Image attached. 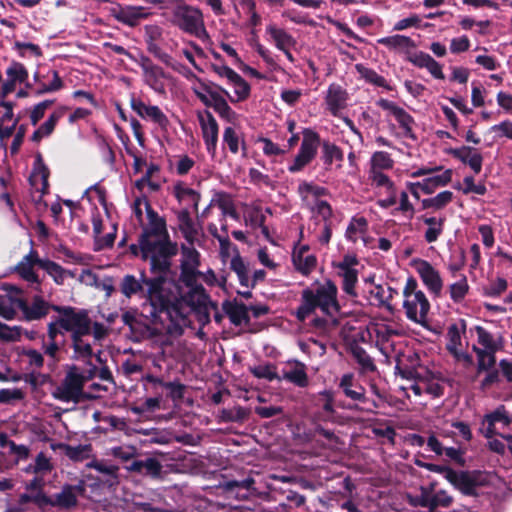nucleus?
Returning a JSON list of instances; mask_svg holds the SVG:
<instances>
[{"mask_svg":"<svg viewBox=\"0 0 512 512\" xmlns=\"http://www.w3.org/2000/svg\"><path fill=\"white\" fill-rule=\"evenodd\" d=\"M157 272L156 277L149 282L148 299L151 307L150 315L156 318L159 314H166L172 321L184 320L189 311L206 308L209 297L202 285L187 288L186 291L177 283L170 273V262L167 258V267H151Z\"/></svg>","mask_w":512,"mask_h":512,"instance_id":"f257e3e1","label":"nucleus"},{"mask_svg":"<svg viewBox=\"0 0 512 512\" xmlns=\"http://www.w3.org/2000/svg\"><path fill=\"white\" fill-rule=\"evenodd\" d=\"M133 213L143 233L139 240L142 258L150 261L151 267H167V258L176 254V247L167 240L165 223L151 208L145 196L137 197Z\"/></svg>","mask_w":512,"mask_h":512,"instance_id":"f03ea898","label":"nucleus"},{"mask_svg":"<svg viewBox=\"0 0 512 512\" xmlns=\"http://www.w3.org/2000/svg\"><path fill=\"white\" fill-rule=\"evenodd\" d=\"M301 299V304L296 311L300 321H304L316 308H320L323 313L331 316L339 311L337 287L331 281L319 285L316 289L303 290Z\"/></svg>","mask_w":512,"mask_h":512,"instance_id":"7ed1b4c3","label":"nucleus"},{"mask_svg":"<svg viewBox=\"0 0 512 512\" xmlns=\"http://www.w3.org/2000/svg\"><path fill=\"white\" fill-rule=\"evenodd\" d=\"M191 89L205 106L212 107L222 119L229 123L237 121V113L229 106L223 96V94H228L227 90L203 80H196L192 84Z\"/></svg>","mask_w":512,"mask_h":512,"instance_id":"20e7f679","label":"nucleus"},{"mask_svg":"<svg viewBox=\"0 0 512 512\" xmlns=\"http://www.w3.org/2000/svg\"><path fill=\"white\" fill-rule=\"evenodd\" d=\"M477 344L472 349L477 357V372L489 370L496 363V353L503 349L504 341L499 332H490L482 326L474 328Z\"/></svg>","mask_w":512,"mask_h":512,"instance_id":"39448f33","label":"nucleus"},{"mask_svg":"<svg viewBox=\"0 0 512 512\" xmlns=\"http://www.w3.org/2000/svg\"><path fill=\"white\" fill-rule=\"evenodd\" d=\"M96 373L95 365H90L85 370H81L76 365L71 366L62 383L53 390V397L61 402H77L82 395L83 385Z\"/></svg>","mask_w":512,"mask_h":512,"instance_id":"423d86ee","label":"nucleus"},{"mask_svg":"<svg viewBox=\"0 0 512 512\" xmlns=\"http://www.w3.org/2000/svg\"><path fill=\"white\" fill-rule=\"evenodd\" d=\"M403 309L410 321L425 325L430 311V302L413 277L406 280L403 288Z\"/></svg>","mask_w":512,"mask_h":512,"instance_id":"0eeeda50","label":"nucleus"},{"mask_svg":"<svg viewBox=\"0 0 512 512\" xmlns=\"http://www.w3.org/2000/svg\"><path fill=\"white\" fill-rule=\"evenodd\" d=\"M171 23L180 30L202 41L209 39L202 12L187 4L177 5L172 11Z\"/></svg>","mask_w":512,"mask_h":512,"instance_id":"6e6552de","label":"nucleus"},{"mask_svg":"<svg viewBox=\"0 0 512 512\" xmlns=\"http://www.w3.org/2000/svg\"><path fill=\"white\" fill-rule=\"evenodd\" d=\"M53 308L59 312L57 324L64 331L71 333V339L91 335V319L86 310L57 306Z\"/></svg>","mask_w":512,"mask_h":512,"instance_id":"1a4fd4ad","label":"nucleus"},{"mask_svg":"<svg viewBox=\"0 0 512 512\" xmlns=\"http://www.w3.org/2000/svg\"><path fill=\"white\" fill-rule=\"evenodd\" d=\"M465 332L466 324L463 320L460 323L451 324L446 334V349L457 363L470 367L473 365V357L466 351L462 341Z\"/></svg>","mask_w":512,"mask_h":512,"instance_id":"9d476101","label":"nucleus"},{"mask_svg":"<svg viewBox=\"0 0 512 512\" xmlns=\"http://www.w3.org/2000/svg\"><path fill=\"white\" fill-rule=\"evenodd\" d=\"M298 193L304 204L313 212L321 216L325 221L332 215L330 205L322 199L326 189L308 182L299 184Z\"/></svg>","mask_w":512,"mask_h":512,"instance_id":"9b49d317","label":"nucleus"},{"mask_svg":"<svg viewBox=\"0 0 512 512\" xmlns=\"http://www.w3.org/2000/svg\"><path fill=\"white\" fill-rule=\"evenodd\" d=\"M410 265L430 294L435 297L441 296L444 282L440 272L430 262L420 258L412 259Z\"/></svg>","mask_w":512,"mask_h":512,"instance_id":"f8f14e48","label":"nucleus"},{"mask_svg":"<svg viewBox=\"0 0 512 512\" xmlns=\"http://www.w3.org/2000/svg\"><path fill=\"white\" fill-rule=\"evenodd\" d=\"M319 136L311 129L303 131V140L300 149L293 162L288 166V171L296 173L307 166L316 156L319 146Z\"/></svg>","mask_w":512,"mask_h":512,"instance_id":"ddd939ff","label":"nucleus"},{"mask_svg":"<svg viewBox=\"0 0 512 512\" xmlns=\"http://www.w3.org/2000/svg\"><path fill=\"white\" fill-rule=\"evenodd\" d=\"M136 62L142 69L145 84H147L156 93L164 94L167 80V75L164 70L160 66L154 64L148 57L143 55H141Z\"/></svg>","mask_w":512,"mask_h":512,"instance_id":"4468645a","label":"nucleus"},{"mask_svg":"<svg viewBox=\"0 0 512 512\" xmlns=\"http://www.w3.org/2000/svg\"><path fill=\"white\" fill-rule=\"evenodd\" d=\"M509 416L504 410L497 409L493 413L487 415L483 421L485 436L491 438L493 435H500L508 443V447L512 452V434L501 433L500 430L509 425Z\"/></svg>","mask_w":512,"mask_h":512,"instance_id":"2eb2a0df","label":"nucleus"},{"mask_svg":"<svg viewBox=\"0 0 512 512\" xmlns=\"http://www.w3.org/2000/svg\"><path fill=\"white\" fill-rule=\"evenodd\" d=\"M155 277L156 276L152 278H146L144 273H142L140 279H138L134 275L127 274L122 278L120 282V291L128 299H131L134 296L143 297L145 298L146 303L150 305L148 299L149 282Z\"/></svg>","mask_w":512,"mask_h":512,"instance_id":"dca6fc26","label":"nucleus"},{"mask_svg":"<svg viewBox=\"0 0 512 512\" xmlns=\"http://www.w3.org/2000/svg\"><path fill=\"white\" fill-rule=\"evenodd\" d=\"M131 109L144 120L151 121L161 128H166L169 124L167 116L163 111L154 105H147L141 99L132 97L130 99Z\"/></svg>","mask_w":512,"mask_h":512,"instance_id":"f3484780","label":"nucleus"},{"mask_svg":"<svg viewBox=\"0 0 512 512\" xmlns=\"http://www.w3.org/2000/svg\"><path fill=\"white\" fill-rule=\"evenodd\" d=\"M34 82L37 96L57 92L63 87V81L56 70H48L46 73L35 72Z\"/></svg>","mask_w":512,"mask_h":512,"instance_id":"a211bd4d","label":"nucleus"},{"mask_svg":"<svg viewBox=\"0 0 512 512\" xmlns=\"http://www.w3.org/2000/svg\"><path fill=\"white\" fill-rule=\"evenodd\" d=\"M447 152L463 164L468 165L475 174L481 172L483 157L477 149L470 146H461L459 148H450Z\"/></svg>","mask_w":512,"mask_h":512,"instance_id":"6ab92c4d","label":"nucleus"},{"mask_svg":"<svg viewBox=\"0 0 512 512\" xmlns=\"http://www.w3.org/2000/svg\"><path fill=\"white\" fill-rule=\"evenodd\" d=\"M377 104L398 122L404 135L409 136L411 134L414 120L408 112L387 99H380Z\"/></svg>","mask_w":512,"mask_h":512,"instance_id":"aec40b11","label":"nucleus"},{"mask_svg":"<svg viewBox=\"0 0 512 512\" xmlns=\"http://www.w3.org/2000/svg\"><path fill=\"white\" fill-rule=\"evenodd\" d=\"M347 100L348 93L341 85L336 83L329 85L325 96V103L327 110L333 116H338L346 108Z\"/></svg>","mask_w":512,"mask_h":512,"instance_id":"412c9836","label":"nucleus"},{"mask_svg":"<svg viewBox=\"0 0 512 512\" xmlns=\"http://www.w3.org/2000/svg\"><path fill=\"white\" fill-rule=\"evenodd\" d=\"M354 264H356V259L350 256H346L338 264L339 275L343 279L342 288L345 293L351 296H356L355 286L358 281V271L353 268Z\"/></svg>","mask_w":512,"mask_h":512,"instance_id":"4be33fe9","label":"nucleus"},{"mask_svg":"<svg viewBox=\"0 0 512 512\" xmlns=\"http://www.w3.org/2000/svg\"><path fill=\"white\" fill-rule=\"evenodd\" d=\"M408 60L418 68H425L435 79L445 78L442 65L428 53L417 51L408 57Z\"/></svg>","mask_w":512,"mask_h":512,"instance_id":"5701e85b","label":"nucleus"},{"mask_svg":"<svg viewBox=\"0 0 512 512\" xmlns=\"http://www.w3.org/2000/svg\"><path fill=\"white\" fill-rule=\"evenodd\" d=\"M66 110L67 107L62 106L54 112H52L41 125L37 126L35 131L30 136V140L34 143H39L43 139H46L49 136H51L55 130L56 125L58 124L59 120L62 118Z\"/></svg>","mask_w":512,"mask_h":512,"instance_id":"b1692460","label":"nucleus"},{"mask_svg":"<svg viewBox=\"0 0 512 512\" xmlns=\"http://www.w3.org/2000/svg\"><path fill=\"white\" fill-rule=\"evenodd\" d=\"M43 260L44 259L38 257V253L34 249H31L29 253L17 264L15 270L24 280L38 285L39 279L37 274L34 272V265H38L40 267V262Z\"/></svg>","mask_w":512,"mask_h":512,"instance_id":"393cba45","label":"nucleus"},{"mask_svg":"<svg viewBox=\"0 0 512 512\" xmlns=\"http://www.w3.org/2000/svg\"><path fill=\"white\" fill-rule=\"evenodd\" d=\"M279 380H286L298 387L308 385V375L305 364L299 361H289L282 370V376Z\"/></svg>","mask_w":512,"mask_h":512,"instance_id":"a878e982","label":"nucleus"},{"mask_svg":"<svg viewBox=\"0 0 512 512\" xmlns=\"http://www.w3.org/2000/svg\"><path fill=\"white\" fill-rule=\"evenodd\" d=\"M151 12L143 6L127 5L120 7L115 14V18L128 26H136L141 20L147 19Z\"/></svg>","mask_w":512,"mask_h":512,"instance_id":"bb28decb","label":"nucleus"},{"mask_svg":"<svg viewBox=\"0 0 512 512\" xmlns=\"http://www.w3.org/2000/svg\"><path fill=\"white\" fill-rule=\"evenodd\" d=\"M93 234L95 238L96 250L103 249L104 247L112 246L115 240L116 228L112 225V231L103 235L105 230L104 219L99 213H94L92 216Z\"/></svg>","mask_w":512,"mask_h":512,"instance_id":"cd10ccee","label":"nucleus"},{"mask_svg":"<svg viewBox=\"0 0 512 512\" xmlns=\"http://www.w3.org/2000/svg\"><path fill=\"white\" fill-rule=\"evenodd\" d=\"M80 485H65L59 493L53 495V507L69 510L77 505L78 495L82 492Z\"/></svg>","mask_w":512,"mask_h":512,"instance_id":"c85d7f7f","label":"nucleus"},{"mask_svg":"<svg viewBox=\"0 0 512 512\" xmlns=\"http://www.w3.org/2000/svg\"><path fill=\"white\" fill-rule=\"evenodd\" d=\"M213 207H217L223 217L237 218V213L231 196L225 192H215L208 206L203 210L202 216L206 217Z\"/></svg>","mask_w":512,"mask_h":512,"instance_id":"c756f323","label":"nucleus"},{"mask_svg":"<svg viewBox=\"0 0 512 512\" xmlns=\"http://www.w3.org/2000/svg\"><path fill=\"white\" fill-rule=\"evenodd\" d=\"M201 128L207 151L211 155H215L218 142V124L211 113H207L206 118H201Z\"/></svg>","mask_w":512,"mask_h":512,"instance_id":"7c9ffc66","label":"nucleus"},{"mask_svg":"<svg viewBox=\"0 0 512 512\" xmlns=\"http://www.w3.org/2000/svg\"><path fill=\"white\" fill-rule=\"evenodd\" d=\"M445 478L461 493L473 495L476 492L475 481L468 473L456 472L452 469L445 470Z\"/></svg>","mask_w":512,"mask_h":512,"instance_id":"2f4dec72","label":"nucleus"},{"mask_svg":"<svg viewBox=\"0 0 512 512\" xmlns=\"http://www.w3.org/2000/svg\"><path fill=\"white\" fill-rule=\"evenodd\" d=\"M265 31L269 36V40L278 50L294 48L297 44L296 39L290 33L274 23L268 24Z\"/></svg>","mask_w":512,"mask_h":512,"instance_id":"473e14b6","label":"nucleus"},{"mask_svg":"<svg viewBox=\"0 0 512 512\" xmlns=\"http://www.w3.org/2000/svg\"><path fill=\"white\" fill-rule=\"evenodd\" d=\"M293 264L303 275H308L316 266V257L309 252V247L303 245L293 251Z\"/></svg>","mask_w":512,"mask_h":512,"instance_id":"72a5a7b5","label":"nucleus"},{"mask_svg":"<svg viewBox=\"0 0 512 512\" xmlns=\"http://www.w3.org/2000/svg\"><path fill=\"white\" fill-rule=\"evenodd\" d=\"M15 304L22 310L28 320L40 319L45 316L50 309V305L40 297H35L31 304L23 300H17Z\"/></svg>","mask_w":512,"mask_h":512,"instance_id":"f704fd0d","label":"nucleus"},{"mask_svg":"<svg viewBox=\"0 0 512 512\" xmlns=\"http://www.w3.org/2000/svg\"><path fill=\"white\" fill-rule=\"evenodd\" d=\"M179 229L189 244L199 240L201 228L189 215L187 210H182L178 215Z\"/></svg>","mask_w":512,"mask_h":512,"instance_id":"c9c22d12","label":"nucleus"},{"mask_svg":"<svg viewBox=\"0 0 512 512\" xmlns=\"http://www.w3.org/2000/svg\"><path fill=\"white\" fill-rule=\"evenodd\" d=\"M420 220L426 226L424 239L427 243L438 241L444 231L445 218L430 215H423Z\"/></svg>","mask_w":512,"mask_h":512,"instance_id":"e433bc0d","label":"nucleus"},{"mask_svg":"<svg viewBox=\"0 0 512 512\" xmlns=\"http://www.w3.org/2000/svg\"><path fill=\"white\" fill-rule=\"evenodd\" d=\"M173 194L181 204L192 205L197 209L200 194L184 182H176L173 186Z\"/></svg>","mask_w":512,"mask_h":512,"instance_id":"4c0bfd02","label":"nucleus"},{"mask_svg":"<svg viewBox=\"0 0 512 512\" xmlns=\"http://www.w3.org/2000/svg\"><path fill=\"white\" fill-rule=\"evenodd\" d=\"M394 293L396 290L391 287L370 283L369 300L373 305L387 307L390 310V300Z\"/></svg>","mask_w":512,"mask_h":512,"instance_id":"58836bf2","label":"nucleus"},{"mask_svg":"<svg viewBox=\"0 0 512 512\" xmlns=\"http://www.w3.org/2000/svg\"><path fill=\"white\" fill-rule=\"evenodd\" d=\"M90 336H80L71 339L73 348V358L82 360L90 367L91 359L94 355L91 342L88 340Z\"/></svg>","mask_w":512,"mask_h":512,"instance_id":"ea45409f","label":"nucleus"},{"mask_svg":"<svg viewBox=\"0 0 512 512\" xmlns=\"http://www.w3.org/2000/svg\"><path fill=\"white\" fill-rule=\"evenodd\" d=\"M160 168L157 164L150 163L147 166L145 174L135 181V187L142 192L147 186L151 191H157L161 187V182L158 179Z\"/></svg>","mask_w":512,"mask_h":512,"instance_id":"a19ab883","label":"nucleus"},{"mask_svg":"<svg viewBox=\"0 0 512 512\" xmlns=\"http://www.w3.org/2000/svg\"><path fill=\"white\" fill-rule=\"evenodd\" d=\"M228 85L233 89L232 94H226L231 103L243 102L249 98L251 86L240 74H238Z\"/></svg>","mask_w":512,"mask_h":512,"instance_id":"79ce46f5","label":"nucleus"},{"mask_svg":"<svg viewBox=\"0 0 512 512\" xmlns=\"http://www.w3.org/2000/svg\"><path fill=\"white\" fill-rule=\"evenodd\" d=\"M377 43L394 51H407L415 47L410 37L400 34L379 38Z\"/></svg>","mask_w":512,"mask_h":512,"instance_id":"37998d69","label":"nucleus"},{"mask_svg":"<svg viewBox=\"0 0 512 512\" xmlns=\"http://www.w3.org/2000/svg\"><path fill=\"white\" fill-rule=\"evenodd\" d=\"M223 309L232 324L240 326L249 322L248 309L244 304L226 302Z\"/></svg>","mask_w":512,"mask_h":512,"instance_id":"c03bdc74","label":"nucleus"},{"mask_svg":"<svg viewBox=\"0 0 512 512\" xmlns=\"http://www.w3.org/2000/svg\"><path fill=\"white\" fill-rule=\"evenodd\" d=\"M209 232L218 239L220 244V256L224 263L230 261L235 255H239L237 247L231 243L227 235L221 236L217 233V227L215 224H210Z\"/></svg>","mask_w":512,"mask_h":512,"instance_id":"a18cd8bd","label":"nucleus"},{"mask_svg":"<svg viewBox=\"0 0 512 512\" xmlns=\"http://www.w3.org/2000/svg\"><path fill=\"white\" fill-rule=\"evenodd\" d=\"M130 469L148 475L152 478L162 477V465L155 458L134 461L131 464Z\"/></svg>","mask_w":512,"mask_h":512,"instance_id":"49530a36","label":"nucleus"},{"mask_svg":"<svg viewBox=\"0 0 512 512\" xmlns=\"http://www.w3.org/2000/svg\"><path fill=\"white\" fill-rule=\"evenodd\" d=\"M340 388L344 394L352 400H364V388L354 382V375L351 373L344 374L340 380Z\"/></svg>","mask_w":512,"mask_h":512,"instance_id":"de8ad7c7","label":"nucleus"},{"mask_svg":"<svg viewBox=\"0 0 512 512\" xmlns=\"http://www.w3.org/2000/svg\"><path fill=\"white\" fill-rule=\"evenodd\" d=\"M452 497L444 490L437 491L434 495H422L419 504L422 507L434 510L437 507H449Z\"/></svg>","mask_w":512,"mask_h":512,"instance_id":"09e8293b","label":"nucleus"},{"mask_svg":"<svg viewBox=\"0 0 512 512\" xmlns=\"http://www.w3.org/2000/svg\"><path fill=\"white\" fill-rule=\"evenodd\" d=\"M367 228L368 222L364 217H353L346 229L345 237L347 240L355 243L357 240L362 239L365 236Z\"/></svg>","mask_w":512,"mask_h":512,"instance_id":"8fccbe9b","label":"nucleus"},{"mask_svg":"<svg viewBox=\"0 0 512 512\" xmlns=\"http://www.w3.org/2000/svg\"><path fill=\"white\" fill-rule=\"evenodd\" d=\"M454 194L449 190L441 191L433 197L421 201L424 209L442 210L453 201Z\"/></svg>","mask_w":512,"mask_h":512,"instance_id":"3c124183","label":"nucleus"},{"mask_svg":"<svg viewBox=\"0 0 512 512\" xmlns=\"http://www.w3.org/2000/svg\"><path fill=\"white\" fill-rule=\"evenodd\" d=\"M355 70L360 75L361 78H363L365 81L378 86L382 87L386 90H392V87L389 85V83L386 81L384 77L379 75L376 71L366 67L363 64H356Z\"/></svg>","mask_w":512,"mask_h":512,"instance_id":"603ef678","label":"nucleus"},{"mask_svg":"<svg viewBox=\"0 0 512 512\" xmlns=\"http://www.w3.org/2000/svg\"><path fill=\"white\" fill-rule=\"evenodd\" d=\"M469 289L470 286L468 284L467 277L465 275H461L457 281L448 286L450 299L453 303H462L467 296Z\"/></svg>","mask_w":512,"mask_h":512,"instance_id":"864d4df0","label":"nucleus"},{"mask_svg":"<svg viewBox=\"0 0 512 512\" xmlns=\"http://www.w3.org/2000/svg\"><path fill=\"white\" fill-rule=\"evenodd\" d=\"M40 268L46 271V273L52 277L57 285L64 284L66 278L68 277V270L64 269L61 265L49 259H44L41 261Z\"/></svg>","mask_w":512,"mask_h":512,"instance_id":"5fc2aeb1","label":"nucleus"},{"mask_svg":"<svg viewBox=\"0 0 512 512\" xmlns=\"http://www.w3.org/2000/svg\"><path fill=\"white\" fill-rule=\"evenodd\" d=\"M223 142L227 145L229 151L233 154H237L242 148L245 150L244 140L240 134L231 126L224 129Z\"/></svg>","mask_w":512,"mask_h":512,"instance_id":"6e6d98bb","label":"nucleus"},{"mask_svg":"<svg viewBox=\"0 0 512 512\" xmlns=\"http://www.w3.org/2000/svg\"><path fill=\"white\" fill-rule=\"evenodd\" d=\"M230 268L237 274L240 284L246 288L251 286L248 267L240 255H235L230 260Z\"/></svg>","mask_w":512,"mask_h":512,"instance_id":"4d7b16f0","label":"nucleus"},{"mask_svg":"<svg viewBox=\"0 0 512 512\" xmlns=\"http://www.w3.org/2000/svg\"><path fill=\"white\" fill-rule=\"evenodd\" d=\"M369 170L387 171L394 166V160L384 151H376L372 154L369 162Z\"/></svg>","mask_w":512,"mask_h":512,"instance_id":"13d9d810","label":"nucleus"},{"mask_svg":"<svg viewBox=\"0 0 512 512\" xmlns=\"http://www.w3.org/2000/svg\"><path fill=\"white\" fill-rule=\"evenodd\" d=\"M200 265V254L193 244L182 245L181 268L196 269Z\"/></svg>","mask_w":512,"mask_h":512,"instance_id":"bf43d9fd","label":"nucleus"},{"mask_svg":"<svg viewBox=\"0 0 512 512\" xmlns=\"http://www.w3.org/2000/svg\"><path fill=\"white\" fill-rule=\"evenodd\" d=\"M52 470L50 459L44 454L39 453L35 459L34 464L25 468L26 473H34L35 475L44 476Z\"/></svg>","mask_w":512,"mask_h":512,"instance_id":"052dcab7","label":"nucleus"},{"mask_svg":"<svg viewBox=\"0 0 512 512\" xmlns=\"http://www.w3.org/2000/svg\"><path fill=\"white\" fill-rule=\"evenodd\" d=\"M25 397V393L20 388H3L0 389V404L3 405H15L22 401Z\"/></svg>","mask_w":512,"mask_h":512,"instance_id":"680f3d73","label":"nucleus"},{"mask_svg":"<svg viewBox=\"0 0 512 512\" xmlns=\"http://www.w3.org/2000/svg\"><path fill=\"white\" fill-rule=\"evenodd\" d=\"M369 179L372 185L385 188L386 191H392L395 187L394 182L385 174V171L380 170H369Z\"/></svg>","mask_w":512,"mask_h":512,"instance_id":"e2e57ef3","label":"nucleus"},{"mask_svg":"<svg viewBox=\"0 0 512 512\" xmlns=\"http://www.w3.org/2000/svg\"><path fill=\"white\" fill-rule=\"evenodd\" d=\"M54 100H43L31 107L29 111V120L32 126H37L39 121L44 118L48 108L53 105Z\"/></svg>","mask_w":512,"mask_h":512,"instance_id":"0e129e2a","label":"nucleus"},{"mask_svg":"<svg viewBox=\"0 0 512 512\" xmlns=\"http://www.w3.org/2000/svg\"><path fill=\"white\" fill-rule=\"evenodd\" d=\"M251 373L260 379L272 381L279 379L276 368L271 364H261L250 368Z\"/></svg>","mask_w":512,"mask_h":512,"instance_id":"69168bd1","label":"nucleus"},{"mask_svg":"<svg viewBox=\"0 0 512 512\" xmlns=\"http://www.w3.org/2000/svg\"><path fill=\"white\" fill-rule=\"evenodd\" d=\"M7 77L15 82L23 83L28 78V71L23 64L19 62H13L6 70Z\"/></svg>","mask_w":512,"mask_h":512,"instance_id":"338daca9","label":"nucleus"},{"mask_svg":"<svg viewBox=\"0 0 512 512\" xmlns=\"http://www.w3.org/2000/svg\"><path fill=\"white\" fill-rule=\"evenodd\" d=\"M506 289L507 281L502 277H498L483 288V293L489 297H499Z\"/></svg>","mask_w":512,"mask_h":512,"instance_id":"774afa93","label":"nucleus"}]
</instances>
